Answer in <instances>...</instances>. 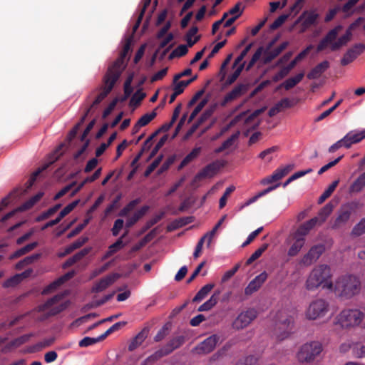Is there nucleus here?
Returning a JSON list of instances; mask_svg holds the SVG:
<instances>
[{"instance_id": "1", "label": "nucleus", "mask_w": 365, "mask_h": 365, "mask_svg": "<svg viewBox=\"0 0 365 365\" xmlns=\"http://www.w3.org/2000/svg\"><path fill=\"white\" fill-rule=\"evenodd\" d=\"M129 50L130 42L128 41L124 45L120 57L108 68V72L104 78V86L101 88V92L93 101L91 106L87 109L86 114L81 119V123L85 120L86 115L91 112V109L99 104L112 90L114 84L120 75L124 58L128 54Z\"/></svg>"}, {"instance_id": "2", "label": "nucleus", "mask_w": 365, "mask_h": 365, "mask_svg": "<svg viewBox=\"0 0 365 365\" xmlns=\"http://www.w3.org/2000/svg\"><path fill=\"white\" fill-rule=\"evenodd\" d=\"M361 288L360 279L354 274L339 277L333 283L330 292L342 299H350L359 294Z\"/></svg>"}, {"instance_id": "3", "label": "nucleus", "mask_w": 365, "mask_h": 365, "mask_svg": "<svg viewBox=\"0 0 365 365\" xmlns=\"http://www.w3.org/2000/svg\"><path fill=\"white\" fill-rule=\"evenodd\" d=\"M330 267L327 264H319L314 267L305 282V288L309 291H315L322 287L330 291L333 287Z\"/></svg>"}, {"instance_id": "4", "label": "nucleus", "mask_w": 365, "mask_h": 365, "mask_svg": "<svg viewBox=\"0 0 365 365\" xmlns=\"http://www.w3.org/2000/svg\"><path fill=\"white\" fill-rule=\"evenodd\" d=\"M66 294V292L58 294L48 299L45 304L39 306L38 307L39 315L36 317V319L39 321H43L63 311L68 304V301L64 299Z\"/></svg>"}, {"instance_id": "5", "label": "nucleus", "mask_w": 365, "mask_h": 365, "mask_svg": "<svg viewBox=\"0 0 365 365\" xmlns=\"http://www.w3.org/2000/svg\"><path fill=\"white\" fill-rule=\"evenodd\" d=\"M272 318L274 323V334L279 340L287 338L293 329V317L287 309H283L276 312Z\"/></svg>"}, {"instance_id": "6", "label": "nucleus", "mask_w": 365, "mask_h": 365, "mask_svg": "<svg viewBox=\"0 0 365 365\" xmlns=\"http://www.w3.org/2000/svg\"><path fill=\"white\" fill-rule=\"evenodd\" d=\"M341 29V26H337L329 31L326 36L318 44L317 48V51L319 52L323 51L328 46H330L331 51H336L346 45L351 40L352 33L350 32V31H346V33L336 41V38Z\"/></svg>"}, {"instance_id": "7", "label": "nucleus", "mask_w": 365, "mask_h": 365, "mask_svg": "<svg viewBox=\"0 0 365 365\" xmlns=\"http://www.w3.org/2000/svg\"><path fill=\"white\" fill-rule=\"evenodd\" d=\"M364 313L359 309H344L335 318V324L342 328H351L361 324Z\"/></svg>"}, {"instance_id": "8", "label": "nucleus", "mask_w": 365, "mask_h": 365, "mask_svg": "<svg viewBox=\"0 0 365 365\" xmlns=\"http://www.w3.org/2000/svg\"><path fill=\"white\" fill-rule=\"evenodd\" d=\"M322 351V344L314 341L301 346L296 354V358L299 363L311 364Z\"/></svg>"}, {"instance_id": "9", "label": "nucleus", "mask_w": 365, "mask_h": 365, "mask_svg": "<svg viewBox=\"0 0 365 365\" xmlns=\"http://www.w3.org/2000/svg\"><path fill=\"white\" fill-rule=\"evenodd\" d=\"M330 309V304L325 299L312 300L305 310L304 315L309 320H317L324 317Z\"/></svg>"}, {"instance_id": "10", "label": "nucleus", "mask_w": 365, "mask_h": 365, "mask_svg": "<svg viewBox=\"0 0 365 365\" xmlns=\"http://www.w3.org/2000/svg\"><path fill=\"white\" fill-rule=\"evenodd\" d=\"M355 208L356 205L353 202L342 205L337 212V216L332 225V227L336 229L345 225L349 222Z\"/></svg>"}, {"instance_id": "11", "label": "nucleus", "mask_w": 365, "mask_h": 365, "mask_svg": "<svg viewBox=\"0 0 365 365\" xmlns=\"http://www.w3.org/2000/svg\"><path fill=\"white\" fill-rule=\"evenodd\" d=\"M220 337L213 334L198 344L192 349V353L197 355H205L212 352L215 348Z\"/></svg>"}, {"instance_id": "12", "label": "nucleus", "mask_w": 365, "mask_h": 365, "mask_svg": "<svg viewBox=\"0 0 365 365\" xmlns=\"http://www.w3.org/2000/svg\"><path fill=\"white\" fill-rule=\"evenodd\" d=\"M185 338L183 336H178L173 338L165 346L156 351L151 358L156 360L171 353L175 349L183 344Z\"/></svg>"}, {"instance_id": "13", "label": "nucleus", "mask_w": 365, "mask_h": 365, "mask_svg": "<svg viewBox=\"0 0 365 365\" xmlns=\"http://www.w3.org/2000/svg\"><path fill=\"white\" fill-rule=\"evenodd\" d=\"M257 311L255 309H248L239 314L232 323L235 329H242L247 327L256 317Z\"/></svg>"}, {"instance_id": "14", "label": "nucleus", "mask_w": 365, "mask_h": 365, "mask_svg": "<svg viewBox=\"0 0 365 365\" xmlns=\"http://www.w3.org/2000/svg\"><path fill=\"white\" fill-rule=\"evenodd\" d=\"M325 250V247L322 244L312 247L308 252L301 259L300 264L304 266H309L315 262Z\"/></svg>"}, {"instance_id": "15", "label": "nucleus", "mask_w": 365, "mask_h": 365, "mask_svg": "<svg viewBox=\"0 0 365 365\" xmlns=\"http://www.w3.org/2000/svg\"><path fill=\"white\" fill-rule=\"evenodd\" d=\"M365 46L362 43H357L349 48L341 60L342 66H346L354 61L364 51Z\"/></svg>"}, {"instance_id": "16", "label": "nucleus", "mask_w": 365, "mask_h": 365, "mask_svg": "<svg viewBox=\"0 0 365 365\" xmlns=\"http://www.w3.org/2000/svg\"><path fill=\"white\" fill-rule=\"evenodd\" d=\"M119 277L120 275L116 273L106 276L95 283L92 287L91 292L96 293L103 292L112 284H113Z\"/></svg>"}, {"instance_id": "17", "label": "nucleus", "mask_w": 365, "mask_h": 365, "mask_svg": "<svg viewBox=\"0 0 365 365\" xmlns=\"http://www.w3.org/2000/svg\"><path fill=\"white\" fill-rule=\"evenodd\" d=\"M318 222V218L314 217L301 225L294 233V238L302 240L305 242V237L309 234Z\"/></svg>"}, {"instance_id": "18", "label": "nucleus", "mask_w": 365, "mask_h": 365, "mask_svg": "<svg viewBox=\"0 0 365 365\" xmlns=\"http://www.w3.org/2000/svg\"><path fill=\"white\" fill-rule=\"evenodd\" d=\"M223 166V163L220 160L215 161L205 166L196 176V180L213 177Z\"/></svg>"}, {"instance_id": "19", "label": "nucleus", "mask_w": 365, "mask_h": 365, "mask_svg": "<svg viewBox=\"0 0 365 365\" xmlns=\"http://www.w3.org/2000/svg\"><path fill=\"white\" fill-rule=\"evenodd\" d=\"M365 138V130H354L349 132L342 139L344 147L349 148L351 145L359 143Z\"/></svg>"}, {"instance_id": "20", "label": "nucleus", "mask_w": 365, "mask_h": 365, "mask_svg": "<svg viewBox=\"0 0 365 365\" xmlns=\"http://www.w3.org/2000/svg\"><path fill=\"white\" fill-rule=\"evenodd\" d=\"M61 148H62V145L59 146L54 152L53 153H52L50 156V162L48 164H46L44 166L42 167V168L41 169H38V170H36V172H34L32 175L31 176V178H29V180H28V182H26V185H27V188H30L34 182H35L37 176L39 175V173L42 171V170H46L50 164H52L56 160H57L60 156L62 155V152L61 151Z\"/></svg>"}, {"instance_id": "21", "label": "nucleus", "mask_w": 365, "mask_h": 365, "mask_svg": "<svg viewBox=\"0 0 365 365\" xmlns=\"http://www.w3.org/2000/svg\"><path fill=\"white\" fill-rule=\"evenodd\" d=\"M43 192H38L26 202H24L21 206L18 207L17 209L7 213L5 216L3 217L1 221L4 222L11 217L17 211H24L32 207L43 196Z\"/></svg>"}, {"instance_id": "22", "label": "nucleus", "mask_w": 365, "mask_h": 365, "mask_svg": "<svg viewBox=\"0 0 365 365\" xmlns=\"http://www.w3.org/2000/svg\"><path fill=\"white\" fill-rule=\"evenodd\" d=\"M43 192H38L26 202H24L21 206L18 207L17 209L7 213L5 216L3 217L1 221L4 222L11 217L17 211H24L32 207L43 196Z\"/></svg>"}, {"instance_id": "23", "label": "nucleus", "mask_w": 365, "mask_h": 365, "mask_svg": "<svg viewBox=\"0 0 365 365\" xmlns=\"http://www.w3.org/2000/svg\"><path fill=\"white\" fill-rule=\"evenodd\" d=\"M292 168L293 166L292 165H288L285 167L280 168L276 170L272 175L267 177L266 179L263 180V183H271L279 180L284 176H285L290 170H292Z\"/></svg>"}, {"instance_id": "24", "label": "nucleus", "mask_w": 365, "mask_h": 365, "mask_svg": "<svg viewBox=\"0 0 365 365\" xmlns=\"http://www.w3.org/2000/svg\"><path fill=\"white\" fill-rule=\"evenodd\" d=\"M148 210V206H143L135 211L131 216L128 217L125 222V227L128 229L135 224L145 214Z\"/></svg>"}, {"instance_id": "25", "label": "nucleus", "mask_w": 365, "mask_h": 365, "mask_svg": "<svg viewBox=\"0 0 365 365\" xmlns=\"http://www.w3.org/2000/svg\"><path fill=\"white\" fill-rule=\"evenodd\" d=\"M247 90V86L244 84H240L234 88L230 93H228L224 99L222 105L238 98Z\"/></svg>"}, {"instance_id": "26", "label": "nucleus", "mask_w": 365, "mask_h": 365, "mask_svg": "<svg viewBox=\"0 0 365 365\" xmlns=\"http://www.w3.org/2000/svg\"><path fill=\"white\" fill-rule=\"evenodd\" d=\"M329 66L327 61H324L317 65L312 71L307 74L309 79L318 78Z\"/></svg>"}, {"instance_id": "27", "label": "nucleus", "mask_w": 365, "mask_h": 365, "mask_svg": "<svg viewBox=\"0 0 365 365\" xmlns=\"http://www.w3.org/2000/svg\"><path fill=\"white\" fill-rule=\"evenodd\" d=\"M75 275V272L71 271L68 273L65 274L63 276L58 278L57 280L51 283L46 289L43 290V293H48L51 292L53 289H55L57 287L60 286L63 283H64L66 281L68 280L69 279L72 278Z\"/></svg>"}, {"instance_id": "28", "label": "nucleus", "mask_w": 365, "mask_h": 365, "mask_svg": "<svg viewBox=\"0 0 365 365\" xmlns=\"http://www.w3.org/2000/svg\"><path fill=\"white\" fill-rule=\"evenodd\" d=\"M365 187V173L361 174L351 185L349 192L357 193Z\"/></svg>"}, {"instance_id": "29", "label": "nucleus", "mask_w": 365, "mask_h": 365, "mask_svg": "<svg viewBox=\"0 0 365 365\" xmlns=\"http://www.w3.org/2000/svg\"><path fill=\"white\" fill-rule=\"evenodd\" d=\"M334 205L331 202L327 203L319 212L318 217V222L317 224H322L324 222L327 218L329 216V215L334 210Z\"/></svg>"}, {"instance_id": "30", "label": "nucleus", "mask_w": 365, "mask_h": 365, "mask_svg": "<svg viewBox=\"0 0 365 365\" xmlns=\"http://www.w3.org/2000/svg\"><path fill=\"white\" fill-rule=\"evenodd\" d=\"M125 246V243L122 241L121 239H118L115 243L112 244L109 246L108 250L103 255L102 259L105 260L112 256L113 254L117 252L118 250L123 248Z\"/></svg>"}, {"instance_id": "31", "label": "nucleus", "mask_w": 365, "mask_h": 365, "mask_svg": "<svg viewBox=\"0 0 365 365\" xmlns=\"http://www.w3.org/2000/svg\"><path fill=\"white\" fill-rule=\"evenodd\" d=\"M302 18L304 19L303 24L307 27L316 23L318 14L315 11H305Z\"/></svg>"}, {"instance_id": "32", "label": "nucleus", "mask_w": 365, "mask_h": 365, "mask_svg": "<svg viewBox=\"0 0 365 365\" xmlns=\"http://www.w3.org/2000/svg\"><path fill=\"white\" fill-rule=\"evenodd\" d=\"M88 252H89L88 249H83V250H81L80 252H78V253L74 255L73 257L68 259L66 260V262L63 264V267L64 268H66V267H68L73 265L76 262L81 260L84 256H86L88 253Z\"/></svg>"}, {"instance_id": "33", "label": "nucleus", "mask_w": 365, "mask_h": 365, "mask_svg": "<svg viewBox=\"0 0 365 365\" xmlns=\"http://www.w3.org/2000/svg\"><path fill=\"white\" fill-rule=\"evenodd\" d=\"M147 334L148 331L146 330H143L142 331H140L129 344L128 349L130 351H133L135 349H136L138 346H140L146 339Z\"/></svg>"}, {"instance_id": "34", "label": "nucleus", "mask_w": 365, "mask_h": 365, "mask_svg": "<svg viewBox=\"0 0 365 365\" xmlns=\"http://www.w3.org/2000/svg\"><path fill=\"white\" fill-rule=\"evenodd\" d=\"M36 246H37V242L30 243V244L24 246V247L19 249L15 252H14L12 255H11L9 257V259H14L18 258V257L29 252L30 251L33 250Z\"/></svg>"}, {"instance_id": "35", "label": "nucleus", "mask_w": 365, "mask_h": 365, "mask_svg": "<svg viewBox=\"0 0 365 365\" xmlns=\"http://www.w3.org/2000/svg\"><path fill=\"white\" fill-rule=\"evenodd\" d=\"M304 73H301L295 76L294 77H292L286 80L282 84L286 90H289L292 88L294 87L297 83H299L303 78Z\"/></svg>"}, {"instance_id": "36", "label": "nucleus", "mask_w": 365, "mask_h": 365, "mask_svg": "<svg viewBox=\"0 0 365 365\" xmlns=\"http://www.w3.org/2000/svg\"><path fill=\"white\" fill-rule=\"evenodd\" d=\"M197 78V76H194L193 78L187 80V81H173V91H176L177 93L181 94L184 89L193 81Z\"/></svg>"}, {"instance_id": "37", "label": "nucleus", "mask_w": 365, "mask_h": 365, "mask_svg": "<svg viewBox=\"0 0 365 365\" xmlns=\"http://www.w3.org/2000/svg\"><path fill=\"white\" fill-rule=\"evenodd\" d=\"M213 287L214 284H207L202 287L193 298V302H200L202 300L209 294Z\"/></svg>"}, {"instance_id": "38", "label": "nucleus", "mask_w": 365, "mask_h": 365, "mask_svg": "<svg viewBox=\"0 0 365 365\" xmlns=\"http://www.w3.org/2000/svg\"><path fill=\"white\" fill-rule=\"evenodd\" d=\"M294 242L288 250V255L290 257L296 256L304 245V242L302 240L294 238Z\"/></svg>"}, {"instance_id": "39", "label": "nucleus", "mask_w": 365, "mask_h": 365, "mask_svg": "<svg viewBox=\"0 0 365 365\" xmlns=\"http://www.w3.org/2000/svg\"><path fill=\"white\" fill-rule=\"evenodd\" d=\"M233 68L234 71L229 75L227 79V83L228 84H232L237 80L244 68V63L238 64L237 66H233Z\"/></svg>"}, {"instance_id": "40", "label": "nucleus", "mask_w": 365, "mask_h": 365, "mask_svg": "<svg viewBox=\"0 0 365 365\" xmlns=\"http://www.w3.org/2000/svg\"><path fill=\"white\" fill-rule=\"evenodd\" d=\"M197 27H192L186 35V41L189 47L192 46L198 40L199 37L196 36L197 33Z\"/></svg>"}, {"instance_id": "41", "label": "nucleus", "mask_w": 365, "mask_h": 365, "mask_svg": "<svg viewBox=\"0 0 365 365\" xmlns=\"http://www.w3.org/2000/svg\"><path fill=\"white\" fill-rule=\"evenodd\" d=\"M217 302V297L216 294H213L211 297L200 305L198 308L199 312H205L211 309Z\"/></svg>"}, {"instance_id": "42", "label": "nucleus", "mask_w": 365, "mask_h": 365, "mask_svg": "<svg viewBox=\"0 0 365 365\" xmlns=\"http://www.w3.org/2000/svg\"><path fill=\"white\" fill-rule=\"evenodd\" d=\"M339 180H334L329 187L322 193V195L319 198V203H322L327 198H328L332 192L335 190L336 187L339 184Z\"/></svg>"}, {"instance_id": "43", "label": "nucleus", "mask_w": 365, "mask_h": 365, "mask_svg": "<svg viewBox=\"0 0 365 365\" xmlns=\"http://www.w3.org/2000/svg\"><path fill=\"white\" fill-rule=\"evenodd\" d=\"M278 149L279 148L277 146H273L269 148H267L262 151V153H260L259 157L267 162H270L273 158L272 154L277 152Z\"/></svg>"}, {"instance_id": "44", "label": "nucleus", "mask_w": 365, "mask_h": 365, "mask_svg": "<svg viewBox=\"0 0 365 365\" xmlns=\"http://www.w3.org/2000/svg\"><path fill=\"white\" fill-rule=\"evenodd\" d=\"M39 257V255H33L29 257H25L24 259L19 261L18 263H16L15 267L16 269H21L24 267L33 263L36 259H37Z\"/></svg>"}, {"instance_id": "45", "label": "nucleus", "mask_w": 365, "mask_h": 365, "mask_svg": "<svg viewBox=\"0 0 365 365\" xmlns=\"http://www.w3.org/2000/svg\"><path fill=\"white\" fill-rule=\"evenodd\" d=\"M157 113L155 110H153L150 113L143 115L137 122L138 127H143L148 125L153 119L156 116Z\"/></svg>"}, {"instance_id": "46", "label": "nucleus", "mask_w": 365, "mask_h": 365, "mask_svg": "<svg viewBox=\"0 0 365 365\" xmlns=\"http://www.w3.org/2000/svg\"><path fill=\"white\" fill-rule=\"evenodd\" d=\"M313 48V46L312 45H309V46H307L304 51H302V52H300L295 58L294 60H292L290 63L288 65L289 68L292 70L295 66L296 64L299 61H301L303 58H304L307 54L310 51L311 49H312Z\"/></svg>"}, {"instance_id": "47", "label": "nucleus", "mask_w": 365, "mask_h": 365, "mask_svg": "<svg viewBox=\"0 0 365 365\" xmlns=\"http://www.w3.org/2000/svg\"><path fill=\"white\" fill-rule=\"evenodd\" d=\"M140 200L136 199L130 201L125 207L119 212L120 217H128V214L134 210L135 206L139 203Z\"/></svg>"}, {"instance_id": "48", "label": "nucleus", "mask_w": 365, "mask_h": 365, "mask_svg": "<svg viewBox=\"0 0 365 365\" xmlns=\"http://www.w3.org/2000/svg\"><path fill=\"white\" fill-rule=\"evenodd\" d=\"M103 339H101V336H99L98 337H89V336H86V337H84L83 339H81L79 343H78V345L81 346V347H87V346H91V345H93L101 341H102Z\"/></svg>"}, {"instance_id": "49", "label": "nucleus", "mask_w": 365, "mask_h": 365, "mask_svg": "<svg viewBox=\"0 0 365 365\" xmlns=\"http://www.w3.org/2000/svg\"><path fill=\"white\" fill-rule=\"evenodd\" d=\"M268 246V244H263L259 248H258L247 260V264H250L256 259H257L267 249Z\"/></svg>"}, {"instance_id": "50", "label": "nucleus", "mask_w": 365, "mask_h": 365, "mask_svg": "<svg viewBox=\"0 0 365 365\" xmlns=\"http://www.w3.org/2000/svg\"><path fill=\"white\" fill-rule=\"evenodd\" d=\"M278 55H279V53L276 48H274L271 51H265L263 53V58H262L263 63L264 64H267V63L271 62Z\"/></svg>"}, {"instance_id": "51", "label": "nucleus", "mask_w": 365, "mask_h": 365, "mask_svg": "<svg viewBox=\"0 0 365 365\" xmlns=\"http://www.w3.org/2000/svg\"><path fill=\"white\" fill-rule=\"evenodd\" d=\"M365 233V218H363L353 228L351 234L354 236H360Z\"/></svg>"}, {"instance_id": "52", "label": "nucleus", "mask_w": 365, "mask_h": 365, "mask_svg": "<svg viewBox=\"0 0 365 365\" xmlns=\"http://www.w3.org/2000/svg\"><path fill=\"white\" fill-rule=\"evenodd\" d=\"M78 200H76V201L70 203L67 206H66L60 212V213H59V215L58 216L59 220H61L62 218H63L66 215H67L69 212H71L76 207V206L78 205Z\"/></svg>"}, {"instance_id": "53", "label": "nucleus", "mask_w": 365, "mask_h": 365, "mask_svg": "<svg viewBox=\"0 0 365 365\" xmlns=\"http://www.w3.org/2000/svg\"><path fill=\"white\" fill-rule=\"evenodd\" d=\"M262 53H263V48L262 47H259L255 51L254 55L252 56L250 61L249 62V63L247 66L246 70H247V71L250 70L255 65V63L260 58V57L262 56Z\"/></svg>"}, {"instance_id": "54", "label": "nucleus", "mask_w": 365, "mask_h": 365, "mask_svg": "<svg viewBox=\"0 0 365 365\" xmlns=\"http://www.w3.org/2000/svg\"><path fill=\"white\" fill-rule=\"evenodd\" d=\"M21 282V279L19 278V275L18 274L14 275L13 277H10L7 280H6L4 284L3 287L5 288L12 287H15L18 284H19Z\"/></svg>"}, {"instance_id": "55", "label": "nucleus", "mask_w": 365, "mask_h": 365, "mask_svg": "<svg viewBox=\"0 0 365 365\" xmlns=\"http://www.w3.org/2000/svg\"><path fill=\"white\" fill-rule=\"evenodd\" d=\"M235 187L232 185L226 189L224 195L220 199L219 207L220 209L225 206L228 196L235 190Z\"/></svg>"}, {"instance_id": "56", "label": "nucleus", "mask_w": 365, "mask_h": 365, "mask_svg": "<svg viewBox=\"0 0 365 365\" xmlns=\"http://www.w3.org/2000/svg\"><path fill=\"white\" fill-rule=\"evenodd\" d=\"M342 100L338 101L331 108L322 113L317 118V121L323 120L324 118L329 116L336 108L341 103Z\"/></svg>"}, {"instance_id": "57", "label": "nucleus", "mask_w": 365, "mask_h": 365, "mask_svg": "<svg viewBox=\"0 0 365 365\" xmlns=\"http://www.w3.org/2000/svg\"><path fill=\"white\" fill-rule=\"evenodd\" d=\"M125 323L124 322H119L115 324H114L113 326H111L105 333L101 335V339L103 340L105 339L109 334L113 333V331L118 330L121 327L124 326Z\"/></svg>"}, {"instance_id": "58", "label": "nucleus", "mask_w": 365, "mask_h": 365, "mask_svg": "<svg viewBox=\"0 0 365 365\" xmlns=\"http://www.w3.org/2000/svg\"><path fill=\"white\" fill-rule=\"evenodd\" d=\"M252 46V43L248 44L245 48L241 52L240 55L235 59L234 62V66H237L238 64L244 63L245 62H242L244 58L247 56L248 52L250 51L251 47Z\"/></svg>"}, {"instance_id": "59", "label": "nucleus", "mask_w": 365, "mask_h": 365, "mask_svg": "<svg viewBox=\"0 0 365 365\" xmlns=\"http://www.w3.org/2000/svg\"><path fill=\"white\" fill-rule=\"evenodd\" d=\"M206 103H207L206 99L202 100L201 102H200L198 103V105L195 108V109L190 114L189 120H188L189 122H191L195 118V116L202 110V109L203 108V107L205 106Z\"/></svg>"}, {"instance_id": "60", "label": "nucleus", "mask_w": 365, "mask_h": 365, "mask_svg": "<svg viewBox=\"0 0 365 365\" xmlns=\"http://www.w3.org/2000/svg\"><path fill=\"white\" fill-rule=\"evenodd\" d=\"M288 15L287 14H283L279 16L270 26L271 29H277L280 26H282L284 21L287 19Z\"/></svg>"}, {"instance_id": "61", "label": "nucleus", "mask_w": 365, "mask_h": 365, "mask_svg": "<svg viewBox=\"0 0 365 365\" xmlns=\"http://www.w3.org/2000/svg\"><path fill=\"white\" fill-rule=\"evenodd\" d=\"M124 225V221L122 219H117L113 225V227L111 230L112 234L113 236H117L119 234V232L123 228Z\"/></svg>"}, {"instance_id": "62", "label": "nucleus", "mask_w": 365, "mask_h": 365, "mask_svg": "<svg viewBox=\"0 0 365 365\" xmlns=\"http://www.w3.org/2000/svg\"><path fill=\"white\" fill-rule=\"evenodd\" d=\"M261 286L257 284V282L253 279L252 280L247 287L245 288V292L247 295H250L253 292H256Z\"/></svg>"}, {"instance_id": "63", "label": "nucleus", "mask_w": 365, "mask_h": 365, "mask_svg": "<svg viewBox=\"0 0 365 365\" xmlns=\"http://www.w3.org/2000/svg\"><path fill=\"white\" fill-rule=\"evenodd\" d=\"M243 9L242 8V4L238 2L233 8L229 11L230 15H233V17L237 19L242 13Z\"/></svg>"}, {"instance_id": "64", "label": "nucleus", "mask_w": 365, "mask_h": 365, "mask_svg": "<svg viewBox=\"0 0 365 365\" xmlns=\"http://www.w3.org/2000/svg\"><path fill=\"white\" fill-rule=\"evenodd\" d=\"M256 359L254 356H249L239 360L235 365H255Z\"/></svg>"}]
</instances>
